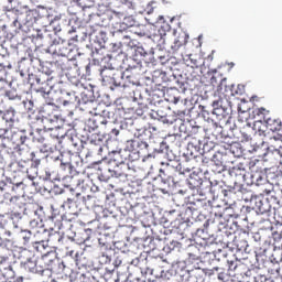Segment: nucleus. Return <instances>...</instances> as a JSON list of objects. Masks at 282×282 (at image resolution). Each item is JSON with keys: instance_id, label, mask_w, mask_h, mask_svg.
Listing matches in <instances>:
<instances>
[{"instance_id": "1", "label": "nucleus", "mask_w": 282, "mask_h": 282, "mask_svg": "<svg viewBox=\"0 0 282 282\" xmlns=\"http://www.w3.org/2000/svg\"><path fill=\"white\" fill-rule=\"evenodd\" d=\"M25 188V185L23 182H19L12 185L11 192L7 193L6 189H0V204H8L13 208V210H22L25 208V204L23 203V191Z\"/></svg>"}, {"instance_id": "2", "label": "nucleus", "mask_w": 282, "mask_h": 282, "mask_svg": "<svg viewBox=\"0 0 282 282\" xmlns=\"http://www.w3.org/2000/svg\"><path fill=\"white\" fill-rule=\"evenodd\" d=\"M155 23L159 25L155 26L153 30V33L150 34L151 41L153 43H156V45H164L166 43V33L171 32V24L169 22H165L164 17L159 15Z\"/></svg>"}, {"instance_id": "3", "label": "nucleus", "mask_w": 282, "mask_h": 282, "mask_svg": "<svg viewBox=\"0 0 282 282\" xmlns=\"http://www.w3.org/2000/svg\"><path fill=\"white\" fill-rule=\"evenodd\" d=\"M249 169L251 172V180L260 186L263 184V180H265V172L268 167H265V161L263 160H253L249 162Z\"/></svg>"}, {"instance_id": "4", "label": "nucleus", "mask_w": 282, "mask_h": 282, "mask_svg": "<svg viewBox=\"0 0 282 282\" xmlns=\"http://www.w3.org/2000/svg\"><path fill=\"white\" fill-rule=\"evenodd\" d=\"M230 180L234 184V193L235 191H241L243 184H246V169L243 164H238L231 169H229Z\"/></svg>"}, {"instance_id": "5", "label": "nucleus", "mask_w": 282, "mask_h": 282, "mask_svg": "<svg viewBox=\"0 0 282 282\" xmlns=\"http://www.w3.org/2000/svg\"><path fill=\"white\" fill-rule=\"evenodd\" d=\"M2 120L4 121L6 127L3 128L4 133H14L15 138H20V144H23V134H18L19 128L17 127V117L14 115V110H7Z\"/></svg>"}, {"instance_id": "6", "label": "nucleus", "mask_w": 282, "mask_h": 282, "mask_svg": "<svg viewBox=\"0 0 282 282\" xmlns=\"http://www.w3.org/2000/svg\"><path fill=\"white\" fill-rule=\"evenodd\" d=\"M19 259L21 260V265L26 272H32L37 274L36 270V257L30 250H23L20 252Z\"/></svg>"}, {"instance_id": "7", "label": "nucleus", "mask_w": 282, "mask_h": 282, "mask_svg": "<svg viewBox=\"0 0 282 282\" xmlns=\"http://www.w3.org/2000/svg\"><path fill=\"white\" fill-rule=\"evenodd\" d=\"M21 21L23 25H34L36 19H39V11L36 9H30L28 6H21Z\"/></svg>"}, {"instance_id": "8", "label": "nucleus", "mask_w": 282, "mask_h": 282, "mask_svg": "<svg viewBox=\"0 0 282 282\" xmlns=\"http://www.w3.org/2000/svg\"><path fill=\"white\" fill-rule=\"evenodd\" d=\"M50 80V76L41 73L35 77V84L37 85L36 91H40V94H43V96L50 94L52 91V87L47 82Z\"/></svg>"}, {"instance_id": "9", "label": "nucleus", "mask_w": 282, "mask_h": 282, "mask_svg": "<svg viewBox=\"0 0 282 282\" xmlns=\"http://www.w3.org/2000/svg\"><path fill=\"white\" fill-rule=\"evenodd\" d=\"M239 268H241V265H238V264H235V262H230L229 264V269L228 271H220L218 273V279L219 281H223V282H228L230 281V279H232V276H239Z\"/></svg>"}, {"instance_id": "10", "label": "nucleus", "mask_w": 282, "mask_h": 282, "mask_svg": "<svg viewBox=\"0 0 282 282\" xmlns=\"http://www.w3.org/2000/svg\"><path fill=\"white\" fill-rule=\"evenodd\" d=\"M21 12H23L21 10V6H18L6 12L7 19L9 23L13 25V28H21Z\"/></svg>"}, {"instance_id": "11", "label": "nucleus", "mask_w": 282, "mask_h": 282, "mask_svg": "<svg viewBox=\"0 0 282 282\" xmlns=\"http://www.w3.org/2000/svg\"><path fill=\"white\" fill-rule=\"evenodd\" d=\"M122 72H117L112 75V83L116 87H129L131 85V76L127 75Z\"/></svg>"}, {"instance_id": "12", "label": "nucleus", "mask_w": 282, "mask_h": 282, "mask_svg": "<svg viewBox=\"0 0 282 282\" xmlns=\"http://www.w3.org/2000/svg\"><path fill=\"white\" fill-rule=\"evenodd\" d=\"M37 274L45 272V270H50V265L52 263V259H50V253H44L41 258L35 260Z\"/></svg>"}, {"instance_id": "13", "label": "nucleus", "mask_w": 282, "mask_h": 282, "mask_svg": "<svg viewBox=\"0 0 282 282\" xmlns=\"http://www.w3.org/2000/svg\"><path fill=\"white\" fill-rule=\"evenodd\" d=\"M263 121L265 122V127L269 129V131H272L273 133L276 131H282L281 120L264 117Z\"/></svg>"}, {"instance_id": "14", "label": "nucleus", "mask_w": 282, "mask_h": 282, "mask_svg": "<svg viewBox=\"0 0 282 282\" xmlns=\"http://www.w3.org/2000/svg\"><path fill=\"white\" fill-rule=\"evenodd\" d=\"M186 43H188V34H186L185 32H181L174 39V42L172 44V50L174 52H177V50H180V47H182V45H186Z\"/></svg>"}, {"instance_id": "15", "label": "nucleus", "mask_w": 282, "mask_h": 282, "mask_svg": "<svg viewBox=\"0 0 282 282\" xmlns=\"http://www.w3.org/2000/svg\"><path fill=\"white\" fill-rule=\"evenodd\" d=\"M29 166L30 163L23 160L11 163V169H13L14 173H28Z\"/></svg>"}, {"instance_id": "16", "label": "nucleus", "mask_w": 282, "mask_h": 282, "mask_svg": "<svg viewBox=\"0 0 282 282\" xmlns=\"http://www.w3.org/2000/svg\"><path fill=\"white\" fill-rule=\"evenodd\" d=\"M186 67H194L196 69H199L202 66V58H197L196 55H188L186 58H184Z\"/></svg>"}, {"instance_id": "17", "label": "nucleus", "mask_w": 282, "mask_h": 282, "mask_svg": "<svg viewBox=\"0 0 282 282\" xmlns=\"http://www.w3.org/2000/svg\"><path fill=\"white\" fill-rule=\"evenodd\" d=\"M11 236L12 232L4 230L3 227H0V248H3V246L10 243Z\"/></svg>"}, {"instance_id": "18", "label": "nucleus", "mask_w": 282, "mask_h": 282, "mask_svg": "<svg viewBox=\"0 0 282 282\" xmlns=\"http://www.w3.org/2000/svg\"><path fill=\"white\" fill-rule=\"evenodd\" d=\"M185 76L187 80H197L199 78V68L187 66Z\"/></svg>"}, {"instance_id": "19", "label": "nucleus", "mask_w": 282, "mask_h": 282, "mask_svg": "<svg viewBox=\"0 0 282 282\" xmlns=\"http://www.w3.org/2000/svg\"><path fill=\"white\" fill-rule=\"evenodd\" d=\"M63 208H68V210H70V215H76L77 213L74 210V208H76V203L72 198H67V200L63 203Z\"/></svg>"}, {"instance_id": "20", "label": "nucleus", "mask_w": 282, "mask_h": 282, "mask_svg": "<svg viewBox=\"0 0 282 282\" xmlns=\"http://www.w3.org/2000/svg\"><path fill=\"white\" fill-rule=\"evenodd\" d=\"M265 124H263L261 121H257L253 124V131H256V133H258L259 135H265Z\"/></svg>"}, {"instance_id": "21", "label": "nucleus", "mask_w": 282, "mask_h": 282, "mask_svg": "<svg viewBox=\"0 0 282 282\" xmlns=\"http://www.w3.org/2000/svg\"><path fill=\"white\" fill-rule=\"evenodd\" d=\"M226 78L220 77L219 75H214L210 78V83L214 87H220V85H224Z\"/></svg>"}, {"instance_id": "22", "label": "nucleus", "mask_w": 282, "mask_h": 282, "mask_svg": "<svg viewBox=\"0 0 282 282\" xmlns=\"http://www.w3.org/2000/svg\"><path fill=\"white\" fill-rule=\"evenodd\" d=\"M267 155L269 158H272V155H275V158H281V150H279L276 147H269Z\"/></svg>"}, {"instance_id": "23", "label": "nucleus", "mask_w": 282, "mask_h": 282, "mask_svg": "<svg viewBox=\"0 0 282 282\" xmlns=\"http://www.w3.org/2000/svg\"><path fill=\"white\" fill-rule=\"evenodd\" d=\"M57 52L59 56H69V50L67 48V44L58 45Z\"/></svg>"}, {"instance_id": "24", "label": "nucleus", "mask_w": 282, "mask_h": 282, "mask_svg": "<svg viewBox=\"0 0 282 282\" xmlns=\"http://www.w3.org/2000/svg\"><path fill=\"white\" fill-rule=\"evenodd\" d=\"M221 147H224V149H230V147H232V144H235V141H232V138H226L224 141L220 142Z\"/></svg>"}, {"instance_id": "25", "label": "nucleus", "mask_w": 282, "mask_h": 282, "mask_svg": "<svg viewBox=\"0 0 282 282\" xmlns=\"http://www.w3.org/2000/svg\"><path fill=\"white\" fill-rule=\"evenodd\" d=\"M34 248L37 252L43 253V250H45V241L35 242Z\"/></svg>"}, {"instance_id": "26", "label": "nucleus", "mask_w": 282, "mask_h": 282, "mask_svg": "<svg viewBox=\"0 0 282 282\" xmlns=\"http://www.w3.org/2000/svg\"><path fill=\"white\" fill-rule=\"evenodd\" d=\"M256 113L257 116H262V119H263V118H268V113H270V111L267 110L265 108H258L256 110Z\"/></svg>"}, {"instance_id": "27", "label": "nucleus", "mask_w": 282, "mask_h": 282, "mask_svg": "<svg viewBox=\"0 0 282 282\" xmlns=\"http://www.w3.org/2000/svg\"><path fill=\"white\" fill-rule=\"evenodd\" d=\"M219 107H221V101H219V100H215V101H213V108H214V110H213V113H215L216 116H218L219 115Z\"/></svg>"}, {"instance_id": "28", "label": "nucleus", "mask_w": 282, "mask_h": 282, "mask_svg": "<svg viewBox=\"0 0 282 282\" xmlns=\"http://www.w3.org/2000/svg\"><path fill=\"white\" fill-rule=\"evenodd\" d=\"M87 124H88L89 131H96V129L98 128V123L96 122V119H89Z\"/></svg>"}, {"instance_id": "29", "label": "nucleus", "mask_w": 282, "mask_h": 282, "mask_svg": "<svg viewBox=\"0 0 282 282\" xmlns=\"http://www.w3.org/2000/svg\"><path fill=\"white\" fill-rule=\"evenodd\" d=\"M8 87H9L8 80L0 77V94H1V91H6V89H8Z\"/></svg>"}, {"instance_id": "30", "label": "nucleus", "mask_w": 282, "mask_h": 282, "mask_svg": "<svg viewBox=\"0 0 282 282\" xmlns=\"http://www.w3.org/2000/svg\"><path fill=\"white\" fill-rule=\"evenodd\" d=\"M10 263V258L8 256H0V265H7Z\"/></svg>"}, {"instance_id": "31", "label": "nucleus", "mask_w": 282, "mask_h": 282, "mask_svg": "<svg viewBox=\"0 0 282 282\" xmlns=\"http://www.w3.org/2000/svg\"><path fill=\"white\" fill-rule=\"evenodd\" d=\"M44 147H46L47 149H50V151H52V149H54V147L56 148V143L52 142V140L47 139L46 142L44 143Z\"/></svg>"}, {"instance_id": "32", "label": "nucleus", "mask_w": 282, "mask_h": 282, "mask_svg": "<svg viewBox=\"0 0 282 282\" xmlns=\"http://www.w3.org/2000/svg\"><path fill=\"white\" fill-rule=\"evenodd\" d=\"M99 180L101 182H107L108 180H110V176L107 175V171H105L104 173L99 174Z\"/></svg>"}, {"instance_id": "33", "label": "nucleus", "mask_w": 282, "mask_h": 282, "mask_svg": "<svg viewBox=\"0 0 282 282\" xmlns=\"http://www.w3.org/2000/svg\"><path fill=\"white\" fill-rule=\"evenodd\" d=\"M115 177H127V173L116 170Z\"/></svg>"}, {"instance_id": "34", "label": "nucleus", "mask_w": 282, "mask_h": 282, "mask_svg": "<svg viewBox=\"0 0 282 282\" xmlns=\"http://www.w3.org/2000/svg\"><path fill=\"white\" fill-rule=\"evenodd\" d=\"M256 207L258 208V210H260V213H265V209L263 208V204L261 203V200H259V203L256 204Z\"/></svg>"}, {"instance_id": "35", "label": "nucleus", "mask_w": 282, "mask_h": 282, "mask_svg": "<svg viewBox=\"0 0 282 282\" xmlns=\"http://www.w3.org/2000/svg\"><path fill=\"white\" fill-rule=\"evenodd\" d=\"M11 219H21V213H12Z\"/></svg>"}, {"instance_id": "36", "label": "nucleus", "mask_w": 282, "mask_h": 282, "mask_svg": "<svg viewBox=\"0 0 282 282\" xmlns=\"http://www.w3.org/2000/svg\"><path fill=\"white\" fill-rule=\"evenodd\" d=\"M30 226H31V228H36V226H39V223L36 220H32L30 223Z\"/></svg>"}, {"instance_id": "37", "label": "nucleus", "mask_w": 282, "mask_h": 282, "mask_svg": "<svg viewBox=\"0 0 282 282\" xmlns=\"http://www.w3.org/2000/svg\"><path fill=\"white\" fill-rule=\"evenodd\" d=\"M61 166H68V169L72 166V163H69V162H63V161H61Z\"/></svg>"}, {"instance_id": "38", "label": "nucleus", "mask_w": 282, "mask_h": 282, "mask_svg": "<svg viewBox=\"0 0 282 282\" xmlns=\"http://www.w3.org/2000/svg\"><path fill=\"white\" fill-rule=\"evenodd\" d=\"M66 70V76H72V69L69 67L64 68Z\"/></svg>"}, {"instance_id": "39", "label": "nucleus", "mask_w": 282, "mask_h": 282, "mask_svg": "<svg viewBox=\"0 0 282 282\" xmlns=\"http://www.w3.org/2000/svg\"><path fill=\"white\" fill-rule=\"evenodd\" d=\"M2 149H6V143H3V140H0V151H2Z\"/></svg>"}, {"instance_id": "40", "label": "nucleus", "mask_w": 282, "mask_h": 282, "mask_svg": "<svg viewBox=\"0 0 282 282\" xmlns=\"http://www.w3.org/2000/svg\"><path fill=\"white\" fill-rule=\"evenodd\" d=\"M273 238L274 239H281V235L279 232H273Z\"/></svg>"}, {"instance_id": "41", "label": "nucleus", "mask_w": 282, "mask_h": 282, "mask_svg": "<svg viewBox=\"0 0 282 282\" xmlns=\"http://www.w3.org/2000/svg\"><path fill=\"white\" fill-rule=\"evenodd\" d=\"M111 133H112L113 135H119V134H120V131H119V130H116V129H112Z\"/></svg>"}, {"instance_id": "42", "label": "nucleus", "mask_w": 282, "mask_h": 282, "mask_svg": "<svg viewBox=\"0 0 282 282\" xmlns=\"http://www.w3.org/2000/svg\"><path fill=\"white\" fill-rule=\"evenodd\" d=\"M215 217H219V218H221V217H224V214L223 213H215Z\"/></svg>"}, {"instance_id": "43", "label": "nucleus", "mask_w": 282, "mask_h": 282, "mask_svg": "<svg viewBox=\"0 0 282 282\" xmlns=\"http://www.w3.org/2000/svg\"><path fill=\"white\" fill-rule=\"evenodd\" d=\"M55 32H61V26H54Z\"/></svg>"}, {"instance_id": "44", "label": "nucleus", "mask_w": 282, "mask_h": 282, "mask_svg": "<svg viewBox=\"0 0 282 282\" xmlns=\"http://www.w3.org/2000/svg\"><path fill=\"white\" fill-rule=\"evenodd\" d=\"M53 138H55V142H61V141L58 140V135H57V134H53Z\"/></svg>"}, {"instance_id": "45", "label": "nucleus", "mask_w": 282, "mask_h": 282, "mask_svg": "<svg viewBox=\"0 0 282 282\" xmlns=\"http://www.w3.org/2000/svg\"><path fill=\"white\" fill-rule=\"evenodd\" d=\"M162 175H164V177H166V174L164 173V171L160 170V176L162 177Z\"/></svg>"}, {"instance_id": "46", "label": "nucleus", "mask_w": 282, "mask_h": 282, "mask_svg": "<svg viewBox=\"0 0 282 282\" xmlns=\"http://www.w3.org/2000/svg\"><path fill=\"white\" fill-rule=\"evenodd\" d=\"M17 282H23V276H19V278L17 279Z\"/></svg>"}, {"instance_id": "47", "label": "nucleus", "mask_w": 282, "mask_h": 282, "mask_svg": "<svg viewBox=\"0 0 282 282\" xmlns=\"http://www.w3.org/2000/svg\"><path fill=\"white\" fill-rule=\"evenodd\" d=\"M51 175L50 173L46 172V180H51Z\"/></svg>"}, {"instance_id": "48", "label": "nucleus", "mask_w": 282, "mask_h": 282, "mask_svg": "<svg viewBox=\"0 0 282 282\" xmlns=\"http://www.w3.org/2000/svg\"><path fill=\"white\" fill-rule=\"evenodd\" d=\"M151 12H153L152 8L150 10H148V14H151Z\"/></svg>"}, {"instance_id": "49", "label": "nucleus", "mask_w": 282, "mask_h": 282, "mask_svg": "<svg viewBox=\"0 0 282 282\" xmlns=\"http://www.w3.org/2000/svg\"><path fill=\"white\" fill-rule=\"evenodd\" d=\"M141 55H142V56H147V52H144V53H141Z\"/></svg>"}, {"instance_id": "50", "label": "nucleus", "mask_w": 282, "mask_h": 282, "mask_svg": "<svg viewBox=\"0 0 282 282\" xmlns=\"http://www.w3.org/2000/svg\"><path fill=\"white\" fill-rule=\"evenodd\" d=\"M171 21H175V18H172V20Z\"/></svg>"}, {"instance_id": "51", "label": "nucleus", "mask_w": 282, "mask_h": 282, "mask_svg": "<svg viewBox=\"0 0 282 282\" xmlns=\"http://www.w3.org/2000/svg\"><path fill=\"white\" fill-rule=\"evenodd\" d=\"M73 66H74V69H76V66L73 64Z\"/></svg>"}, {"instance_id": "52", "label": "nucleus", "mask_w": 282, "mask_h": 282, "mask_svg": "<svg viewBox=\"0 0 282 282\" xmlns=\"http://www.w3.org/2000/svg\"><path fill=\"white\" fill-rule=\"evenodd\" d=\"M98 142H102V140L99 139Z\"/></svg>"}]
</instances>
